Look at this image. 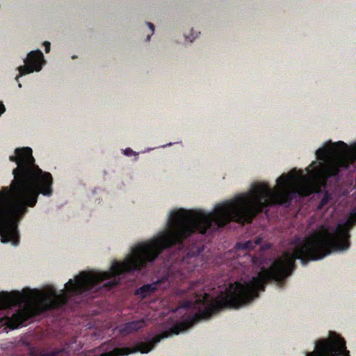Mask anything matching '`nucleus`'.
Segmentation results:
<instances>
[{"label":"nucleus","mask_w":356,"mask_h":356,"mask_svg":"<svg viewBox=\"0 0 356 356\" xmlns=\"http://www.w3.org/2000/svg\"><path fill=\"white\" fill-rule=\"evenodd\" d=\"M211 224H170L163 232L154 238L140 243L132 248L131 253L122 262H113L110 271L82 272L74 280L65 284V291L57 294L54 287L47 286L43 290H24L22 293L13 292L1 294V309L24 302V307L11 318L6 319V324L10 328H17L30 317L45 309L59 306L67 300V292L81 293L89 289L95 284L110 280L105 286L117 284L116 275L124 272L139 270L153 261L165 248L181 241L193 232L204 234Z\"/></svg>","instance_id":"obj_1"},{"label":"nucleus","mask_w":356,"mask_h":356,"mask_svg":"<svg viewBox=\"0 0 356 356\" xmlns=\"http://www.w3.org/2000/svg\"><path fill=\"white\" fill-rule=\"evenodd\" d=\"M321 163L313 161L307 177L293 172L282 175L274 189L268 183L254 184L249 192L217 204L211 211L173 209L165 222H252L268 206L289 204L297 195L306 197L325 189L327 179L321 173Z\"/></svg>","instance_id":"obj_2"},{"label":"nucleus","mask_w":356,"mask_h":356,"mask_svg":"<svg viewBox=\"0 0 356 356\" xmlns=\"http://www.w3.org/2000/svg\"><path fill=\"white\" fill-rule=\"evenodd\" d=\"M32 153L29 147L16 148L15 155L9 157L17 166L13 170L14 179L10 186L0 191V222H19L28 207L36 204L40 194H53L51 175L35 163Z\"/></svg>","instance_id":"obj_3"},{"label":"nucleus","mask_w":356,"mask_h":356,"mask_svg":"<svg viewBox=\"0 0 356 356\" xmlns=\"http://www.w3.org/2000/svg\"><path fill=\"white\" fill-rule=\"evenodd\" d=\"M318 159L322 161L321 173L327 181L330 178L339 179L342 170H350L356 161V144L349 149L343 141L330 143L328 147H321L316 151ZM343 222H356V209H353L348 219Z\"/></svg>","instance_id":"obj_4"},{"label":"nucleus","mask_w":356,"mask_h":356,"mask_svg":"<svg viewBox=\"0 0 356 356\" xmlns=\"http://www.w3.org/2000/svg\"><path fill=\"white\" fill-rule=\"evenodd\" d=\"M344 340L335 332H330L326 339L316 343L315 350L307 356H337L348 355ZM348 356V355H346Z\"/></svg>","instance_id":"obj_5"},{"label":"nucleus","mask_w":356,"mask_h":356,"mask_svg":"<svg viewBox=\"0 0 356 356\" xmlns=\"http://www.w3.org/2000/svg\"><path fill=\"white\" fill-rule=\"evenodd\" d=\"M24 62L26 65L18 67L19 76L15 78L17 81H19V76L41 70L42 63L44 62L43 54L39 49L31 51L28 54Z\"/></svg>","instance_id":"obj_6"},{"label":"nucleus","mask_w":356,"mask_h":356,"mask_svg":"<svg viewBox=\"0 0 356 356\" xmlns=\"http://www.w3.org/2000/svg\"><path fill=\"white\" fill-rule=\"evenodd\" d=\"M0 236L2 242L11 241L17 243V227L16 224H0Z\"/></svg>","instance_id":"obj_7"},{"label":"nucleus","mask_w":356,"mask_h":356,"mask_svg":"<svg viewBox=\"0 0 356 356\" xmlns=\"http://www.w3.org/2000/svg\"><path fill=\"white\" fill-rule=\"evenodd\" d=\"M143 321H134L124 325L123 329L120 330V332L124 334H129L131 332L136 331L144 326Z\"/></svg>","instance_id":"obj_8"},{"label":"nucleus","mask_w":356,"mask_h":356,"mask_svg":"<svg viewBox=\"0 0 356 356\" xmlns=\"http://www.w3.org/2000/svg\"><path fill=\"white\" fill-rule=\"evenodd\" d=\"M156 284L145 285L136 291V294L142 298L147 297L151 293L156 290Z\"/></svg>","instance_id":"obj_9"},{"label":"nucleus","mask_w":356,"mask_h":356,"mask_svg":"<svg viewBox=\"0 0 356 356\" xmlns=\"http://www.w3.org/2000/svg\"><path fill=\"white\" fill-rule=\"evenodd\" d=\"M332 200V195L328 192H325L320 204L318 206V209H321Z\"/></svg>","instance_id":"obj_10"},{"label":"nucleus","mask_w":356,"mask_h":356,"mask_svg":"<svg viewBox=\"0 0 356 356\" xmlns=\"http://www.w3.org/2000/svg\"><path fill=\"white\" fill-rule=\"evenodd\" d=\"M237 248H238V249L242 248V249L250 250L252 248H254V246L252 242L248 241V242L245 243L244 244H238Z\"/></svg>","instance_id":"obj_11"},{"label":"nucleus","mask_w":356,"mask_h":356,"mask_svg":"<svg viewBox=\"0 0 356 356\" xmlns=\"http://www.w3.org/2000/svg\"><path fill=\"white\" fill-rule=\"evenodd\" d=\"M147 26H149L150 31H151V34L150 35H148L147 36V41H149L150 40V38H151V35L154 33V26L152 23L151 22H147Z\"/></svg>","instance_id":"obj_12"},{"label":"nucleus","mask_w":356,"mask_h":356,"mask_svg":"<svg viewBox=\"0 0 356 356\" xmlns=\"http://www.w3.org/2000/svg\"><path fill=\"white\" fill-rule=\"evenodd\" d=\"M50 45H51V44L48 41H45L44 42V51H45L46 53H49V51H50Z\"/></svg>","instance_id":"obj_13"},{"label":"nucleus","mask_w":356,"mask_h":356,"mask_svg":"<svg viewBox=\"0 0 356 356\" xmlns=\"http://www.w3.org/2000/svg\"><path fill=\"white\" fill-rule=\"evenodd\" d=\"M191 36H192V39L190 40L191 42H193V40L196 38L197 37L198 35V33L197 32H194V30L193 29H191Z\"/></svg>","instance_id":"obj_14"},{"label":"nucleus","mask_w":356,"mask_h":356,"mask_svg":"<svg viewBox=\"0 0 356 356\" xmlns=\"http://www.w3.org/2000/svg\"><path fill=\"white\" fill-rule=\"evenodd\" d=\"M132 152V150L129 148L127 149L125 151H124V153L125 154L127 155H130L131 153Z\"/></svg>","instance_id":"obj_15"},{"label":"nucleus","mask_w":356,"mask_h":356,"mask_svg":"<svg viewBox=\"0 0 356 356\" xmlns=\"http://www.w3.org/2000/svg\"><path fill=\"white\" fill-rule=\"evenodd\" d=\"M259 240H257L254 241V245H257V244H259Z\"/></svg>","instance_id":"obj_16"},{"label":"nucleus","mask_w":356,"mask_h":356,"mask_svg":"<svg viewBox=\"0 0 356 356\" xmlns=\"http://www.w3.org/2000/svg\"><path fill=\"white\" fill-rule=\"evenodd\" d=\"M19 87L21 88L22 85L20 83L18 84Z\"/></svg>","instance_id":"obj_17"}]
</instances>
